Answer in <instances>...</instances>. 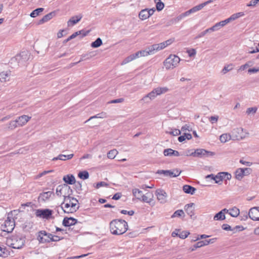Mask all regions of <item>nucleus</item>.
<instances>
[{"mask_svg":"<svg viewBox=\"0 0 259 259\" xmlns=\"http://www.w3.org/2000/svg\"><path fill=\"white\" fill-rule=\"evenodd\" d=\"M128 229L127 222L123 220H114L110 223V230L112 234L120 235Z\"/></svg>","mask_w":259,"mask_h":259,"instance_id":"nucleus-1","label":"nucleus"},{"mask_svg":"<svg viewBox=\"0 0 259 259\" xmlns=\"http://www.w3.org/2000/svg\"><path fill=\"white\" fill-rule=\"evenodd\" d=\"M37 240L41 243H49L54 241L57 242L62 238L57 235H53L52 234L48 233L46 231H40L38 233Z\"/></svg>","mask_w":259,"mask_h":259,"instance_id":"nucleus-2","label":"nucleus"},{"mask_svg":"<svg viewBox=\"0 0 259 259\" xmlns=\"http://www.w3.org/2000/svg\"><path fill=\"white\" fill-rule=\"evenodd\" d=\"M6 244L15 249L21 248L25 243V238L18 236H12L7 238Z\"/></svg>","mask_w":259,"mask_h":259,"instance_id":"nucleus-3","label":"nucleus"},{"mask_svg":"<svg viewBox=\"0 0 259 259\" xmlns=\"http://www.w3.org/2000/svg\"><path fill=\"white\" fill-rule=\"evenodd\" d=\"M168 89L166 87H159L153 89L151 92L145 96L142 99L141 101H144L146 102H149V101H147V99L149 98L150 100H153L157 96L160 95L162 94L165 93L168 91Z\"/></svg>","mask_w":259,"mask_h":259,"instance_id":"nucleus-4","label":"nucleus"},{"mask_svg":"<svg viewBox=\"0 0 259 259\" xmlns=\"http://www.w3.org/2000/svg\"><path fill=\"white\" fill-rule=\"evenodd\" d=\"M180 60V58L178 56L170 55L164 60L163 64L167 70L172 69L178 66Z\"/></svg>","mask_w":259,"mask_h":259,"instance_id":"nucleus-5","label":"nucleus"},{"mask_svg":"<svg viewBox=\"0 0 259 259\" xmlns=\"http://www.w3.org/2000/svg\"><path fill=\"white\" fill-rule=\"evenodd\" d=\"M232 178L231 175L227 172H220L217 175L211 174V180L215 181V183L221 185L223 180H230Z\"/></svg>","mask_w":259,"mask_h":259,"instance_id":"nucleus-6","label":"nucleus"},{"mask_svg":"<svg viewBox=\"0 0 259 259\" xmlns=\"http://www.w3.org/2000/svg\"><path fill=\"white\" fill-rule=\"evenodd\" d=\"M15 227V222L13 218L8 217L5 221L3 225H2V230L3 231L7 233L13 231Z\"/></svg>","mask_w":259,"mask_h":259,"instance_id":"nucleus-7","label":"nucleus"},{"mask_svg":"<svg viewBox=\"0 0 259 259\" xmlns=\"http://www.w3.org/2000/svg\"><path fill=\"white\" fill-rule=\"evenodd\" d=\"M231 135L233 141H240L246 137L245 134L243 132V128L242 127H236L233 129L231 131Z\"/></svg>","mask_w":259,"mask_h":259,"instance_id":"nucleus-8","label":"nucleus"},{"mask_svg":"<svg viewBox=\"0 0 259 259\" xmlns=\"http://www.w3.org/2000/svg\"><path fill=\"white\" fill-rule=\"evenodd\" d=\"M210 3V0H208L203 3H202L199 5H197L196 6L194 7L192 9H190L189 10L185 12L184 13H183L181 16L180 18L179 19H181L182 17L184 16H187L189 15H190L191 13H195L200 10H201L202 8H203L205 6Z\"/></svg>","mask_w":259,"mask_h":259,"instance_id":"nucleus-9","label":"nucleus"},{"mask_svg":"<svg viewBox=\"0 0 259 259\" xmlns=\"http://www.w3.org/2000/svg\"><path fill=\"white\" fill-rule=\"evenodd\" d=\"M155 195L160 203L164 204L167 202V194L164 190L158 189L155 191Z\"/></svg>","mask_w":259,"mask_h":259,"instance_id":"nucleus-10","label":"nucleus"},{"mask_svg":"<svg viewBox=\"0 0 259 259\" xmlns=\"http://www.w3.org/2000/svg\"><path fill=\"white\" fill-rule=\"evenodd\" d=\"M28 59V52L23 51L19 55H16L14 58H12L11 61H17L18 63H22L27 60Z\"/></svg>","mask_w":259,"mask_h":259,"instance_id":"nucleus-11","label":"nucleus"},{"mask_svg":"<svg viewBox=\"0 0 259 259\" xmlns=\"http://www.w3.org/2000/svg\"><path fill=\"white\" fill-rule=\"evenodd\" d=\"M53 213V211L49 209H37L36 211V215L37 217L44 219H49Z\"/></svg>","mask_w":259,"mask_h":259,"instance_id":"nucleus-12","label":"nucleus"},{"mask_svg":"<svg viewBox=\"0 0 259 259\" xmlns=\"http://www.w3.org/2000/svg\"><path fill=\"white\" fill-rule=\"evenodd\" d=\"M210 152L203 149H197L194 152H192L190 155L194 157H205L210 154Z\"/></svg>","mask_w":259,"mask_h":259,"instance_id":"nucleus-13","label":"nucleus"},{"mask_svg":"<svg viewBox=\"0 0 259 259\" xmlns=\"http://www.w3.org/2000/svg\"><path fill=\"white\" fill-rule=\"evenodd\" d=\"M71 203L72 202H71L70 196H64V201L61 204V207L62 209L64 208H65V209H64V211L65 212L70 213L69 210L71 208Z\"/></svg>","mask_w":259,"mask_h":259,"instance_id":"nucleus-14","label":"nucleus"},{"mask_svg":"<svg viewBox=\"0 0 259 259\" xmlns=\"http://www.w3.org/2000/svg\"><path fill=\"white\" fill-rule=\"evenodd\" d=\"M248 215L253 221H259V207L251 208L249 211Z\"/></svg>","mask_w":259,"mask_h":259,"instance_id":"nucleus-15","label":"nucleus"},{"mask_svg":"<svg viewBox=\"0 0 259 259\" xmlns=\"http://www.w3.org/2000/svg\"><path fill=\"white\" fill-rule=\"evenodd\" d=\"M31 118V116L23 115L18 117L16 120H17L19 126H23L25 125Z\"/></svg>","mask_w":259,"mask_h":259,"instance_id":"nucleus-16","label":"nucleus"},{"mask_svg":"<svg viewBox=\"0 0 259 259\" xmlns=\"http://www.w3.org/2000/svg\"><path fill=\"white\" fill-rule=\"evenodd\" d=\"M140 201L148 203L152 206L155 205V202L153 201V195L150 194L149 193H147L145 195L144 194Z\"/></svg>","mask_w":259,"mask_h":259,"instance_id":"nucleus-17","label":"nucleus"},{"mask_svg":"<svg viewBox=\"0 0 259 259\" xmlns=\"http://www.w3.org/2000/svg\"><path fill=\"white\" fill-rule=\"evenodd\" d=\"M82 16L81 14L72 17L67 22L68 26H72L80 21Z\"/></svg>","mask_w":259,"mask_h":259,"instance_id":"nucleus-18","label":"nucleus"},{"mask_svg":"<svg viewBox=\"0 0 259 259\" xmlns=\"http://www.w3.org/2000/svg\"><path fill=\"white\" fill-rule=\"evenodd\" d=\"M77 220L73 218H64L63 221V225L65 227H69L76 224Z\"/></svg>","mask_w":259,"mask_h":259,"instance_id":"nucleus-19","label":"nucleus"},{"mask_svg":"<svg viewBox=\"0 0 259 259\" xmlns=\"http://www.w3.org/2000/svg\"><path fill=\"white\" fill-rule=\"evenodd\" d=\"M163 154L165 156H179L180 155L178 151L174 150L171 148L164 149Z\"/></svg>","mask_w":259,"mask_h":259,"instance_id":"nucleus-20","label":"nucleus"},{"mask_svg":"<svg viewBox=\"0 0 259 259\" xmlns=\"http://www.w3.org/2000/svg\"><path fill=\"white\" fill-rule=\"evenodd\" d=\"M55 12H51V13L46 15L40 20H39V21L38 22V24L40 25V24L44 23L45 22H46L49 21L50 20L52 19L53 17L54 16H55Z\"/></svg>","mask_w":259,"mask_h":259,"instance_id":"nucleus-21","label":"nucleus"},{"mask_svg":"<svg viewBox=\"0 0 259 259\" xmlns=\"http://www.w3.org/2000/svg\"><path fill=\"white\" fill-rule=\"evenodd\" d=\"M70 200L71 203V208L69 210L70 213H72L73 212L76 211L79 208V206L78 205V200L72 197H70Z\"/></svg>","mask_w":259,"mask_h":259,"instance_id":"nucleus-22","label":"nucleus"},{"mask_svg":"<svg viewBox=\"0 0 259 259\" xmlns=\"http://www.w3.org/2000/svg\"><path fill=\"white\" fill-rule=\"evenodd\" d=\"M194 203H191L186 205L185 206V211L191 218H192V216L194 215Z\"/></svg>","mask_w":259,"mask_h":259,"instance_id":"nucleus-23","label":"nucleus"},{"mask_svg":"<svg viewBox=\"0 0 259 259\" xmlns=\"http://www.w3.org/2000/svg\"><path fill=\"white\" fill-rule=\"evenodd\" d=\"M53 194V192L48 191L40 193L38 197V200L41 201H45L48 200Z\"/></svg>","mask_w":259,"mask_h":259,"instance_id":"nucleus-24","label":"nucleus"},{"mask_svg":"<svg viewBox=\"0 0 259 259\" xmlns=\"http://www.w3.org/2000/svg\"><path fill=\"white\" fill-rule=\"evenodd\" d=\"M73 154H70L68 155H64V154H60L57 157H54L52 159V160L55 161L57 160H61L63 161H65L66 160L71 159L73 157Z\"/></svg>","mask_w":259,"mask_h":259,"instance_id":"nucleus-25","label":"nucleus"},{"mask_svg":"<svg viewBox=\"0 0 259 259\" xmlns=\"http://www.w3.org/2000/svg\"><path fill=\"white\" fill-rule=\"evenodd\" d=\"M10 71H3L0 73V81L1 82H6L9 80L10 76Z\"/></svg>","mask_w":259,"mask_h":259,"instance_id":"nucleus-26","label":"nucleus"},{"mask_svg":"<svg viewBox=\"0 0 259 259\" xmlns=\"http://www.w3.org/2000/svg\"><path fill=\"white\" fill-rule=\"evenodd\" d=\"M231 140H233V138L230 134H223L220 136V140L223 143H225Z\"/></svg>","mask_w":259,"mask_h":259,"instance_id":"nucleus-27","label":"nucleus"},{"mask_svg":"<svg viewBox=\"0 0 259 259\" xmlns=\"http://www.w3.org/2000/svg\"><path fill=\"white\" fill-rule=\"evenodd\" d=\"M184 192L187 194L193 195L195 193L196 189L190 185H185L183 187Z\"/></svg>","mask_w":259,"mask_h":259,"instance_id":"nucleus-28","label":"nucleus"},{"mask_svg":"<svg viewBox=\"0 0 259 259\" xmlns=\"http://www.w3.org/2000/svg\"><path fill=\"white\" fill-rule=\"evenodd\" d=\"M63 180L68 184H73L75 182V179L72 175H68L64 176Z\"/></svg>","mask_w":259,"mask_h":259,"instance_id":"nucleus-29","label":"nucleus"},{"mask_svg":"<svg viewBox=\"0 0 259 259\" xmlns=\"http://www.w3.org/2000/svg\"><path fill=\"white\" fill-rule=\"evenodd\" d=\"M151 47L152 49L153 53H154L155 51H160L161 50L164 49L166 47L164 42H161L158 44H154V45L151 46Z\"/></svg>","mask_w":259,"mask_h":259,"instance_id":"nucleus-30","label":"nucleus"},{"mask_svg":"<svg viewBox=\"0 0 259 259\" xmlns=\"http://www.w3.org/2000/svg\"><path fill=\"white\" fill-rule=\"evenodd\" d=\"M133 195L138 199L140 200L142 198L143 194V192L138 189L135 188L133 190Z\"/></svg>","mask_w":259,"mask_h":259,"instance_id":"nucleus-31","label":"nucleus"},{"mask_svg":"<svg viewBox=\"0 0 259 259\" xmlns=\"http://www.w3.org/2000/svg\"><path fill=\"white\" fill-rule=\"evenodd\" d=\"M19 126L17 120H12L10 121L7 124V129L9 130H14L15 128Z\"/></svg>","mask_w":259,"mask_h":259,"instance_id":"nucleus-32","label":"nucleus"},{"mask_svg":"<svg viewBox=\"0 0 259 259\" xmlns=\"http://www.w3.org/2000/svg\"><path fill=\"white\" fill-rule=\"evenodd\" d=\"M140 54L141 57H146L149 55L154 54L151 47H150L148 49L145 50L140 51Z\"/></svg>","mask_w":259,"mask_h":259,"instance_id":"nucleus-33","label":"nucleus"},{"mask_svg":"<svg viewBox=\"0 0 259 259\" xmlns=\"http://www.w3.org/2000/svg\"><path fill=\"white\" fill-rule=\"evenodd\" d=\"M243 172H244V171L243 170L242 168H238L235 171L236 178L238 180H241L244 177Z\"/></svg>","mask_w":259,"mask_h":259,"instance_id":"nucleus-34","label":"nucleus"},{"mask_svg":"<svg viewBox=\"0 0 259 259\" xmlns=\"http://www.w3.org/2000/svg\"><path fill=\"white\" fill-rule=\"evenodd\" d=\"M239 209L236 207L229 209V214L233 217H237L239 214Z\"/></svg>","mask_w":259,"mask_h":259,"instance_id":"nucleus-35","label":"nucleus"},{"mask_svg":"<svg viewBox=\"0 0 259 259\" xmlns=\"http://www.w3.org/2000/svg\"><path fill=\"white\" fill-rule=\"evenodd\" d=\"M149 14L147 12V9H144L140 12L139 17L141 20H145L149 17Z\"/></svg>","mask_w":259,"mask_h":259,"instance_id":"nucleus-36","label":"nucleus"},{"mask_svg":"<svg viewBox=\"0 0 259 259\" xmlns=\"http://www.w3.org/2000/svg\"><path fill=\"white\" fill-rule=\"evenodd\" d=\"M225 218L224 212L220 211L214 216L213 220L215 221H222L225 220Z\"/></svg>","mask_w":259,"mask_h":259,"instance_id":"nucleus-37","label":"nucleus"},{"mask_svg":"<svg viewBox=\"0 0 259 259\" xmlns=\"http://www.w3.org/2000/svg\"><path fill=\"white\" fill-rule=\"evenodd\" d=\"M210 241V240H205L198 241L195 244V248H199L204 245H208Z\"/></svg>","mask_w":259,"mask_h":259,"instance_id":"nucleus-38","label":"nucleus"},{"mask_svg":"<svg viewBox=\"0 0 259 259\" xmlns=\"http://www.w3.org/2000/svg\"><path fill=\"white\" fill-rule=\"evenodd\" d=\"M106 117V113L105 112H101L100 113H99L95 116H91L90 117L89 119H88L87 120H86L84 123L88 122L89 121L91 120V119L93 118H103Z\"/></svg>","mask_w":259,"mask_h":259,"instance_id":"nucleus-39","label":"nucleus"},{"mask_svg":"<svg viewBox=\"0 0 259 259\" xmlns=\"http://www.w3.org/2000/svg\"><path fill=\"white\" fill-rule=\"evenodd\" d=\"M44 9L42 8H37L33 10L30 14V16L32 18L36 17V16H38L39 14L44 11Z\"/></svg>","mask_w":259,"mask_h":259,"instance_id":"nucleus-40","label":"nucleus"},{"mask_svg":"<svg viewBox=\"0 0 259 259\" xmlns=\"http://www.w3.org/2000/svg\"><path fill=\"white\" fill-rule=\"evenodd\" d=\"M102 45V40L100 38H98L95 41L91 44V47L93 48H97Z\"/></svg>","mask_w":259,"mask_h":259,"instance_id":"nucleus-41","label":"nucleus"},{"mask_svg":"<svg viewBox=\"0 0 259 259\" xmlns=\"http://www.w3.org/2000/svg\"><path fill=\"white\" fill-rule=\"evenodd\" d=\"M157 174H163L165 176H169L170 177H172L173 176V173L172 172V170H159L157 171Z\"/></svg>","mask_w":259,"mask_h":259,"instance_id":"nucleus-42","label":"nucleus"},{"mask_svg":"<svg viewBox=\"0 0 259 259\" xmlns=\"http://www.w3.org/2000/svg\"><path fill=\"white\" fill-rule=\"evenodd\" d=\"M154 2L156 4V7L157 10L158 11H161L164 6L163 3H162L160 0H154Z\"/></svg>","mask_w":259,"mask_h":259,"instance_id":"nucleus-43","label":"nucleus"},{"mask_svg":"<svg viewBox=\"0 0 259 259\" xmlns=\"http://www.w3.org/2000/svg\"><path fill=\"white\" fill-rule=\"evenodd\" d=\"M118 152L116 150L113 149L109 151L107 153V157L108 158L112 159H114L116 155L117 154Z\"/></svg>","mask_w":259,"mask_h":259,"instance_id":"nucleus-44","label":"nucleus"},{"mask_svg":"<svg viewBox=\"0 0 259 259\" xmlns=\"http://www.w3.org/2000/svg\"><path fill=\"white\" fill-rule=\"evenodd\" d=\"M78 176L79 178L82 180H85L89 178V174L87 171H83L79 172L78 174Z\"/></svg>","mask_w":259,"mask_h":259,"instance_id":"nucleus-45","label":"nucleus"},{"mask_svg":"<svg viewBox=\"0 0 259 259\" xmlns=\"http://www.w3.org/2000/svg\"><path fill=\"white\" fill-rule=\"evenodd\" d=\"M243 15L244 13L243 12H239L233 14L229 18L230 19L231 21H232L241 16H243Z\"/></svg>","mask_w":259,"mask_h":259,"instance_id":"nucleus-46","label":"nucleus"},{"mask_svg":"<svg viewBox=\"0 0 259 259\" xmlns=\"http://www.w3.org/2000/svg\"><path fill=\"white\" fill-rule=\"evenodd\" d=\"M184 214V212L182 209L176 210L171 215V218L181 217Z\"/></svg>","mask_w":259,"mask_h":259,"instance_id":"nucleus-47","label":"nucleus"},{"mask_svg":"<svg viewBox=\"0 0 259 259\" xmlns=\"http://www.w3.org/2000/svg\"><path fill=\"white\" fill-rule=\"evenodd\" d=\"M166 133L174 136L180 135L181 133V131L178 129H174L170 132L166 131Z\"/></svg>","mask_w":259,"mask_h":259,"instance_id":"nucleus-48","label":"nucleus"},{"mask_svg":"<svg viewBox=\"0 0 259 259\" xmlns=\"http://www.w3.org/2000/svg\"><path fill=\"white\" fill-rule=\"evenodd\" d=\"M223 26L222 23H221V21L220 22L217 23L215 24L214 26L211 27V31H217L219 29H220L221 27Z\"/></svg>","mask_w":259,"mask_h":259,"instance_id":"nucleus-49","label":"nucleus"},{"mask_svg":"<svg viewBox=\"0 0 259 259\" xmlns=\"http://www.w3.org/2000/svg\"><path fill=\"white\" fill-rule=\"evenodd\" d=\"M134 60V59H133V57L132 56V55L127 57L126 58H125L123 61L122 62H121V64L122 65H124V64H126L127 63H128V62L132 61Z\"/></svg>","mask_w":259,"mask_h":259,"instance_id":"nucleus-50","label":"nucleus"},{"mask_svg":"<svg viewBox=\"0 0 259 259\" xmlns=\"http://www.w3.org/2000/svg\"><path fill=\"white\" fill-rule=\"evenodd\" d=\"M187 53L190 57H193L196 55V51L194 49H188L186 51Z\"/></svg>","mask_w":259,"mask_h":259,"instance_id":"nucleus-51","label":"nucleus"},{"mask_svg":"<svg viewBox=\"0 0 259 259\" xmlns=\"http://www.w3.org/2000/svg\"><path fill=\"white\" fill-rule=\"evenodd\" d=\"M257 109V108L255 107H250V108H248L247 109L246 112L248 115H249L251 113L254 114L256 113Z\"/></svg>","mask_w":259,"mask_h":259,"instance_id":"nucleus-52","label":"nucleus"},{"mask_svg":"<svg viewBox=\"0 0 259 259\" xmlns=\"http://www.w3.org/2000/svg\"><path fill=\"white\" fill-rule=\"evenodd\" d=\"M233 69L232 65L231 64L225 66L222 70L223 74H226L228 71L231 70Z\"/></svg>","mask_w":259,"mask_h":259,"instance_id":"nucleus-53","label":"nucleus"},{"mask_svg":"<svg viewBox=\"0 0 259 259\" xmlns=\"http://www.w3.org/2000/svg\"><path fill=\"white\" fill-rule=\"evenodd\" d=\"M190 233L188 231H183L179 234V237L181 239H185L189 235Z\"/></svg>","mask_w":259,"mask_h":259,"instance_id":"nucleus-54","label":"nucleus"},{"mask_svg":"<svg viewBox=\"0 0 259 259\" xmlns=\"http://www.w3.org/2000/svg\"><path fill=\"white\" fill-rule=\"evenodd\" d=\"M259 3V0H251L248 4H247V6L248 7H255L257 4Z\"/></svg>","mask_w":259,"mask_h":259,"instance_id":"nucleus-55","label":"nucleus"},{"mask_svg":"<svg viewBox=\"0 0 259 259\" xmlns=\"http://www.w3.org/2000/svg\"><path fill=\"white\" fill-rule=\"evenodd\" d=\"M252 65H253V63L251 61H248L247 63H246L245 64L242 65L240 67V69L244 70L248 67L251 66Z\"/></svg>","mask_w":259,"mask_h":259,"instance_id":"nucleus-56","label":"nucleus"},{"mask_svg":"<svg viewBox=\"0 0 259 259\" xmlns=\"http://www.w3.org/2000/svg\"><path fill=\"white\" fill-rule=\"evenodd\" d=\"M245 229V228L242 226H236L235 227L233 228L232 229V231L234 233L237 232L238 231H243Z\"/></svg>","mask_w":259,"mask_h":259,"instance_id":"nucleus-57","label":"nucleus"},{"mask_svg":"<svg viewBox=\"0 0 259 259\" xmlns=\"http://www.w3.org/2000/svg\"><path fill=\"white\" fill-rule=\"evenodd\" d=\"M108 185L105 182H100L96 184V186H95L96 189H98L101 187H105L107 186Z\"/></svg>","mask_w":259,"mask_h":259,"instance_id":"nucleus-58","label":"nucleus"},{"mask_svg":"<svg viewBox=\"0 0 259 259\" xmlns=\"http://www.w3.org/2000/svg\"><path fill=\"white\" fill-rule=\"evenodd\" d=\"M222 228L223 230H224L225 231H232V229H233V228H232L230 225L226 224H223L222 226Z\"/></svg>","mask_w":259,"mask_h":259,"instance_id":"nucleus-59","label":"nucleus"},{"mask_svg":"<svg viewBox=\"0 0 259 259\" xmlns=\"http://www.w3.org/2000/svg\"><path fill=\"white\" fill-rule=\"evenodd\" d=\"M172 172L173 173L172 177H177L180 175L181 171L179 170L178 169H175L172 170Z\"/></svg>","mask_w":259,"mask_h":259,"instance_id":"nucleus-60","label":"nucleus"},{"mask_svg":"<svg viewBox=\"0 0 259 259\" xmlns=\"http://www.w3.org/2000/svg\"><path fill=\"white\" fill-rule=\"evenodd\" d=\"M121 213L124 214H127L129 215H133L134 214V211L133 210L127 211L126 210H122Z\"/></svg>","mask_w":259,"mask_h":259,"instance_id":"nucleus-61","label":"nucleus"},{"mask_svg":"<svg viewBox=\"0 0 259 259\" xmlns=\"http://www.w3.org/2000/svg\"><path fill=\"white\" fill-rule=\"evenodd\" d=\"M241 164L250 166L252 164V163L249 161H246L243 159H240L239 161Z\"/></svg>","mask_w":259,"mask_h":259,"instance_id":"nucleus-62","label":"nucleus"},{"mask_svg":"<svg viewBox=\"0 0 259 259\" xmlns=\"http://www.w3.org/2000/svg\"><path fill=\"white\" fill-rule=\"evenodd\" d=\"M242 169L244 171V172H243L244 176L250 174L251 171V169L250 168H242Z\"/></svg>","mask_w":259,"mask_h":259,"instance_id":"nucleus-63","label":"nucleus"},{"mask_svg":"<svg viewBox=\"0 0 259 259\" xmlns=\"http://www.w3.org/2000/svg\"><path fill=\"white\" fill-rule=\"evenodd\" d=\"M259 72V69H256L255 68H250L248 70V72L250 73H254Z\"/></svg>","mask_w":259,"mask_h":259,"instance_id":"nucleus-64","label":"nucleus"}]
</instances>
